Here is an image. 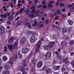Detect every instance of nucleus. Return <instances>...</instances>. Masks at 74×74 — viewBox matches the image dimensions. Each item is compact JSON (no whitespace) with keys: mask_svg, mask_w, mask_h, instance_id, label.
I'll return each mask as SVG.
<instances>
[{"mask_svg":"<svg viewBox=\"0 0 74 74\" xmlns=\"http://www.w3.org/2000/svg\"><path fill=\"white\" fill-rule=\"evenodd\" d=\"M29 10H27L25 11V14L27 15L28 14H29Z\"/></svg>","mask_w":74,"mask_h":74,"instance_id":"41","label":"nucleus"},{"mask_svg":"<svg viewBox=\"0 0 74 74\" xmlns=\"http://www.w3.org/2000/svg\"><path fill=\"white\" fill-rule=\"evenodd\" d=\"M63 14V12H60V13L59 14V15H62Z\"/></svg>","mask_w":74,"mask_h":74,"instance_id":"63","label":"nucleus"},{"mask_svg":"<svg viewBox=\"0 0 74 74\" xmlns=\"http://www.w3.org/2000/svg\"><path fill=\"white\" fill-rule=\"evenodd\" d=\"M26 41V37H24L22 38L20 42L21 44H25Z\"/></svg>","mask_w":74,"mask_h":74,"instance_id":"6","label":"nucleus"},{"mask_svg":"<svg viewBox=\"0 0 74 74\" xmlns=\"http://www.w3.org/2000/svg\"><path fill=\"white\" fill-rule=\"evenodd\" d=\"M60 10H57L56 11V13L57 14H59V13H60Z\"/></svg>","mask_w":74,"mask_h":74,"instance_id":"37","label":"nucleus"},{"mask_svg":"<svg viewBox=\"0 0 74 74\" xmlns=\"http://www.w3.org/2000/svg\"><path fill=\"white\" fill-rule=\"evenodd\" d=\"M3 67L2 66H0V72L1 71L2 69H3Z\"/></svg>","mask_w":74,"mask_h":74,"instance_id":"56","label":"nucleus"},{"mask_svg":"<svg viewBox=\"0 0 74 74\" xmlns=\"http://www.w3.org/2000/svg\"><path fill=\"white\" fill-rule=\"evenodd\" d=\"M10 71L8 70H5L2 71V74H10Z\"/></svg>","mask_w":74,"mask_h":74,"instance_id":"11","label":"nucleus"},{"mask_svg":"<svg viewBox=\"0 0 74 74\" xmlns=\"http://www.w3.org/2000/svg\"><path fill=\"white\" fill-rule=\"evenodd\" d=\"M36 45L38 47L36 48V52H38L39 51V48H40V45L38 44V43L36 44Z\"/></svg>","mask_w":74,"mask_h":74,"instance_id":"13","label":"nucleus"},{"mask_svg":"<svg viewBox=\"0 0 74 74\" xmlns=\"http://www.w3.org/2000/svg\"><path fill=\"white\" fill-rule=\"evenodd\" d=\"M22 23V21H18L17 23L16 26H18L21 25Z\"/></svg>","mask_w":74,"mask_h":74,"instance_id":"22","label":"nucleus"},{"mask_svg":"<svg viewBox=\"0 0 74 74\" xmlns=\"http://www.w3.org/2000/svg\"><path fill=\"white\" fill-rule=\"evenodd\" d=\"M14 38L11 37L10 38L9 40H8V42L9 43H12L14 40Z\"/></svg>","mask_w":74,"mask_h":74,"instance_id":"15","label":"nucleus"},{"mask_svg":"<svg viewBox=\"0 0 74 74\" xmlns=\"http://www.w3.org/2000/svg\"><path fill=\"white\" fill-rule=\"evenodd\" d=\"M36 6H33L31 7V10H35V9L36 8Z\"/></svg>","mask_w":74,"mask_h":74,"instance_id":"35","label":"nucleus"},{"mask_svg":"<svg viewBox=\"0 0 74 74\" xmlns=\"http://www.w3.org/2000/svg\"><path fill=\"white\" fill-rule=\"evenodd\" d=\"M34 23L35 25L37 26V21L36 20H35L34 21Z\"/></svg>","mask_w":74,"mask_h":74,"instance_id":"47","label":"nucleus"},{"mask_svg":"<svg viewBox=\"0 0 74 74\" xmlns=\"http://www.w3.org/2000/svg\"><path fill=\"white\" fill-rule=\"evenodd\" d=\"M53 37L54 40H55V39H56L57 38L55 34H53Z\"/></svg>","mask_w":74,"mask_h":74,"instance_id":"33","label":"nucleus"},{"mask_svg":"<svg viewBox=\"0 0 74 74\" xmlns=\"http://www.w3.org/2000/svg\"><path fill=\"white\" fill-rule=\"evenodd\" d=\"M32 12L33 14H34L36 12V10H33L32 11Z\"/></svg>","mask_w":74,"mask_h":74,"instance_id":"52","label":"nucleus"},{"mask_svg":"<svg viewBox=\"0 0 74 74\" xmlns=\"http://www.w3.org/2000/svg\"><path fill=\"white\" fill-rule=\"evenodd\" d=\"M59 1L58 0L56 3V5L57 6H58L59 4Z\"/></svg>","mask_w":74,"mask_h":74,"instance_id":"50","label":"nucleus"},{"mask_svg":"<svg viewBox=\"0 0 74 74\" xmlns=\"http://www.w3.org/2000/svg\"><path fill=\"white\" fill-rule=\"evenodd\" d=\"M7 47L5 46L4 47V52H7Z\"/></svg>","mask_w":74,"mask_h":74,"instance_id":"29","label":"nucleus"},{"mask_svg":"<svg viewBox=\"0 0 74 74\" xmlns=\"http://www.w3.org/2000/svg\"><path fill=\"white\" fill-rule=\"evenodd\" d=\"M65 63H66V64L69 63V61H68V59H67V58H65Z\"/></svg>","mask_w":74,"mask_h":74,"instance_id":"34","label":"nucleus"},{"mask_svg":"<svg viewBox=\"0 0 74 74\" xmlns=\"http://www.w3.org/2000/svg\"><path fill=\"white\" fill-rule=\"evenodd\" d=\"M29 23V21H27L25 22L24 24V25L25 26H26V25H27Z\"/></svg>","mask_w":74,"mask_h":74,"instance_id":"32","label":"nucleus"},{"mask_svg":"<svg viewBox=\"0 0 74 74\" xmlns=\"http://www.w3.org/2000/svg\"><path fill=\"white\" fill-rule=\"evenodd\" d=\"M13 57L14 59H17L18 58V57L17 56V55L16 54H15L14 56Z\"/></svg>","mask_w":74,"mask_h":74,"instance_id":"39","label":"nucleus"},{"mask_svg":"<svg viewBox=\"0 0 74 74\" xmlns=\"http://www.w3.org/2000/svg\"><path fill=\"white\" fill-rule=\"evenodd\" d=\"M71 64L73 66V67L74 68V61H73L72 62H71Z\"/></svg>","mask_w":74,"mask_h":74,"instance_id":"40","label":"nucleus"},{"mask_svg":"<svg viewBox=\"0 0 74 74\" xmlns=\"http://www.w3.org/2000/svg\"><path fill=\"white\" fill-rule=\"evenodd\" d=\"M5 32V28L3 26L0 27V34H3Z\"/></svg>","mask_w":74,"mask_h":74,"instance_id":"4","label":"nucleus"},{"mask_svg":"<svg viewBox=\"0 0 74 74\" xmlns=\"http://www.w3.org/2000/svg\"><path fill=\"white\" fill-rule=\"evenodd\" d=\"M30 41L31 42L34 43L36 41V37L34 36H32L31 37Z\"/></svg>","mask_w":74,"mask_h":74,"instance_id":"5","label":"nucleus"},{"mask_svg":"<svg viewBox=\"0 0 74 74\" xmlns=\"http://www.w3.org/2000/svg\"><path fill=\"white\" fill-rule=\"evenodd\" d=\"M37 62V60L36 58H33L32 60V63L34 64H36Z\"/></svg>","mask_w":74,"mask_h":74,"instance_id":"16","label":"nucleus"},{"mask_svg":"<svg viewBox=\"0 0 74 74\" xmlns=\"http://www.w3.org/2000/svg\"><path fill=\"white\" fill-rule=\"evenodd\" d=\"M42 66V62L40 61L37 64V66L38 68H40Z\"/></svg>","mask_w":74,"mask_h":74,"instance_id":"8","label":"nucleus"},{"mask_svg":"<svg viewBox=\"0 0 74 74\" xmlns=\"http://www.w3.org/2000/svg\"><path fill=\"white\" fill-rule=\"evenodd\" d=\"M62 12H65V11H66V9L65 8L63 9L62 10Z\"/></svg>","mask_w":74,"mask_h":74,"instance_id":"59","label":"nucleus"},{"mask_svg":"<svg viewBox=\"0 0 74 74\" xmlns=\"http://www.w3.org/2000/svg\"><path fill=\"white\" fill-rule=\"evenodd\" d=\"M10 13L9 12H7V16H9L10 15Z\"/></svg>","mask_w":74,"mask_h":74,"instance_id":"55","label":"nucleus"},{"mask_svg":"<svg viewBox=\"0 0 74 74\" xmlns=\"http://www.w3.org/2000/svg\"><path fill=\"white\" fill-rule=\"evenodd\" d=\"M46 67H47V66H44V67L42 69V70H45V69H46Z\"/></svg>","mask_w":74,"mask_h":74,"instance_id":"53","label":"nucleus"},{"mask_svg":"<svg viewBox=\"0 0 74 74\" xmlns=\"http://www.w3.org/2000/svg\"><path fill=\"white\" fill-rule=\"evenodd\" d=\"M66 44H67L66 42L62 41L61 43V45L62 47H64L66 45Z\"/></svg>","mask_w":74,"mask_h":74,"instance_id":"18","label":"nucleus"},{"mask_svg":"<svg viewBox=\"0 0 74 74\" xmlns=\"http://www.w3.org/2000/svg\"><path fill=\"white\" fill-rule=\"evenodd\" d=\"M50 17H51V19L53 17V13H50Z\"/></svg>","mask_w":74,"mask_h":74,"instance_id":"31","label":"nucleus"},{"mask_svg":"<svg viewBox=\"0 0 74 74\" xmlns=\"http://www.w3.org/2000/svg\"><path fill=\"white\" fill-rule=\"evenodd\" d=\"M1 18H5L7 17V15L6 14H4V15L1 14Z\"/></svg>","mask_w":74,"mask_h":74,"instance_id":"24","label":"nucleus"},{"mask_svg":"<svg viewBox=\"0 0 74 74\" xmlns=\"http://www.w3.org/2000/svg\"><path fill=\"white\" fill-rule=\"evenodd\" d=\"M73 43H74V41L73 40H71L69 42V45H72L73 44Z\"/></svg>","mask_w":74,"mask_h":74,"instance_id":"27","label":"nucleus"},{"mask_svg":"<svg viewBox=\"0 0 74 74\" xmlns=\"http://www.w3.org/2000/svg\"><path fill=\"white\" fill-rule=\"evenodd\" d=\"M55 2H54V1H50L49 2V3L50 4H53Z\"/></svg>","mask_w":74,"mask_h":74,"instance_id":"54","label":"nucleus"},{"mask_svg":"<svg viewBox=\"0 0 74 74\" xmlns=\"http://www.w3.org/2000/svg\"><path fill=\"white\" fill-rule=\"evenodd\" d=\"M32 55H33V53H31L28 56V58H31V57L32 56Z\"/></svg>","mask_w":74,"mask_h":74,"instance_id":"44","label":"nucleus"},{"mask_svg":"<svg viewBox=\"0 0 74 74\" xmlns=\"http://www.w3.org/2000/svg\"><path fill=\"white\" fill-rule=\"evenodd\" d=\"M29 51V48L24 47L22 49V52L24 54H26Z\"/></svg>","mask_w":74,"mask_h":74,"instance_id":"3","label":"nucleus"},{"mask_svg":"<svg viewBox=\"0 0 74 74\" xmlns=\"http://www.w3.org/2000/svg\"><path fill=\"white\" fill-rule=\"evenodd\" d=\"M53 68L55 70H59V69H60V66H54Z\"/></svg>","mask_w":74,"mask_h":74,"instance_id":"14","label":"nucleus"},{"mask_svg":"<svg viewBox=\"0 0 74 74\" xmlns=\"http://www.w3.org/2000/svg\"><path fill=\"white\" fill-rule=\"evenodd\" d=\"M10 64H12L13 63V60H10Z\"/></svg>","mask_w":74,"mask_h":74,"instance_id":"51","label":"nucleus"},{"mask_svg":"<svg viewBox=\"0 0 74 74\" xmlns=\"http://www.w3.org/2000/svg\"><path fill=\"white\" fill-rule=\"evenodd\" d=\"M27 34H30L31 33V32L30 31H28L27 32Z\"/></svg>","mask_w":74,"mask_h":74,"instance_id":"62","label":"nucleus"},{"mask_svg":"<svg viewBox=\"0 0 74 74\" xmlns=\"http://www.w3.org/2000/svg\"><path fill=\"white\" fill-rule=\"evenodd\" d=\"M18 43L17 42H16L15 43L12 47V45H8V48L10 50H13L16 47L17 45H18Z\"/></svg>","mask_w":74,"mask_h":74,"instance_id":"1","label":"nucleus"},{"mask_svg":"<svg viewBox=\"0 0 74 74\" xmlns=\"http://www.w3.org/2000/svg\"><path fill=\"white\" fill-rule=\"evenodd\" d=\"M48 7H52V5L49 4V5H48Z\"/></svg>","mask_w":74,"mask_h":74,"instance_id":"60","label":"nucleus"},{"mask_svg":"<svg viewBox=\"0 0 74 74\" xmlns=\"http://www.w3.org/2000/svg\"><path fill=\"white\" fill-rule=\"evenodd\" d=\"M8 18L10 20H11L12 19H14V16H13L11 15L8 17Z\"/></svg>","mask_w":74,"mask_h":74,"instance_id":"25","label":"nucleus"},{"mask_svg":"<svg viewBox=\"0 0 74 74\" xmlns=\"http://www.w3.org/2000/svg\"><path fill=\"white\" fill-rule=\"evenodd\" d=\"M22 72L23 74H26V72L25 71H23Z\"/></svg>","mask_w":74,"mask_h":74,"instance_id":"64","label":"nucleus"},{"mask_svg":"<svg viewBox=\"0 0 74 74\" xmlns=\"http://www.w3.org/2000/svg\"><path fill=\"white\" fill-rule=\"evenodd\" d=\"M4 68L6 70H9L11 67L9 64H6L4 66Z\"/></svg>","mask_w":74,"mask_h":74,"instance_id":"10","label":"nucleus"},{"mask_svg":"<svg viewBox=\"0 0 74 74\" xmlns=\"http://www.w3.org/2000/svg\"><path fill=\"white\" fill-rule=\"evenodd\" d=\"M49 22V19H47L46 20V25H48V23Z\"/></svg>","mask_w":74,"mask_h":74,"instance_id":"38","label":"nucleus"},{"mask_svg":"<svg viewBox=\"0 0 74 74\" xmlns=\"http://www.w3.org/2000/svg\"><path fill=\"white\" fill-rule=\"evenodd\" d=\"M28 27L29 29H30V28H31L32 27V26H31V25H30V23H29L28 24Z\"/></svg>","mask_w":74,"mask_h":74,"instance_id":"43","label":"nucleus"},{"mask_svg":"<svg viewBox=\"0 0 74 74\" xmlns=\"http://www.w3.org/2000/svg\"><path fill=\"white\" fill-rule=\"evenodd\" d=\"M62 32L63 33H66L67 32V29L65 28L64 27L62 29Z\"/></svg>","mask_w":74,"mask_h":74,"instance_id":"21","label":"nucleus"},{"mask_svg":"<svg viewBox=\"0 0 74 74\" xmlns=\"http://www.w3.org/2000/svg\"><path fill=\"white\" fill-rule=\"evenodd\" d=\"M21 71H23V70H24V68H23V67H21Z\"/></svg>","mask_w":74,"mask_h":74,"instance_id":"48","label":"nucleus"},{"mask_svg":"<svg viewBox=\"0 0 74 74\" xmlns=\"http://www.w3.org/2000/svg\"><path fill=\"white\" fill-rule=\"evenodd\" d=\"M64 5H65V4H64L63 3H62L60 4V7H64Z\"/></svg>","mask_w":74,"mask_h":74,"instance_id":"42","label":"nucleus"},{"mask_svg":"<svg viewBox=\"0 0 74 74\" xmlns=\"http://www.w3.org/2000/svg\"><path fill=\"white\" fill-rule=\"evenodd\" d=\"M65 69L64 68H61V71H62V72H64V71H65Z\"/></svg>","mask_w":74,"mask_h":74,"instance_id":"46","label":"nucleus"},{"mask_svg":"<svg viewBox=\"0 0 74 74\" xmlns=\"http://www.w3.org/2000/svg\"><path fill=\"white\" fill-rule=\"evenodd\" d=\"M34 5H37V3L38 2V0H34Z\"/></svg>","mask_w":74,"mask_h":74,"instance_id":"26","label":"nucleus"},{"mask_svg":"<svg viewBox=\"0 0 74 74\" xmlns=\"http://www.w3.org/2000/svg\"><path fill=\"white\" fill-rule=\"evenodd\" d=\"M30 17L31 18H34L35 16L34 14H31L30 15Z\"/></svg>","mask_w":74,"mask_h":74,"instance_id":"45","label":"nucleus"},{"mask_svg":"<svg viewBox=\"0 0 74 74\" xmlns=\"http://www.w3.org/2000/svg\"><path fill=\"white\" fill-rule=\"evenodd\" d=\"M52 70L50 68H47L46 69V72L47 74H49L51 72Z\"/></svg>","mask_w":74,"mask_h":74,"instance_id":"12","label":"nucleus"},{"mask_svg":"<svg viewBox=\"0 0 74 74\" xmlns=\"http://www.w3.org/2000/svg\"><path fill=\"white\" fill-rule=\"evenodd\" d=\"M16 0H12V3H13V2L14 1V5H15L16 2Z\"/></svg>","mask_w":74,"mask_h":74,"instance_id":"36","label":"nucleus"},{"mask_svg":"<svg viewBox=\"0 0 74 74\" xmlns=\"http://www.w3.org/2000/svg\"><path fill=\"white\" fill-rule=\"evenodd\" d=\"M51 52L50 51H48L47 52L45 56V59L46 60H48L51 57Z\"/></svg>","mask_w":74,"mask_h":74,"instance_id":"2","label":"nucleus"},{"mask_svg":"<svg viewBox=\"0 0 74 74\" xmlns=\"http://www.w3.org/2000/svg\"><path fill=\"white\" fill-rule=\"evenodd\" d=\"M55 45V42H50L49 47V48H52Z\"/></svg>","mask_w":74,"mask_h":74,"instance_id":"9","label":"nucleus"},{"mask_svg":"<svg viewBox=\"0 0 74 74\" xmlns=\"http://www.w3.org/2000/svg\"><path fill=\"white\" fill-rule=\"evenodd\" d=\"M69 40V37L66 36L65 38V41H67Z\"/></svg>","mask_w":74,"mask_h":74,"instance_id":"28","label":"nucleus"},{"mask_svg":"<svg viewBox=\"0 0 74 74\" xmlns=\"http://www.w3.org/2000/svg\"><path fill=\"white\" fill-rule=\"evenodd\" d=\"M68 32H71V27H69L68 30Z\"/></svg>","mask_w":74,"mask_h":74,"instance_id":"30","label":"nucleus"},{"mask_svg":"<svg viewBox=\"0 0 74 74\" xmlns=\"http://www.w3.org/2000/svg\"><path fill=\"white\" fill-rule=\"evenodd\" d=\"M57 58H58V59H60L61 58H62V56L60 55H58L57 56Z\"/></svg>","mask_w":74,"mask_h":74,"instance_id":"49","label":"nucleus"},{"mask_svg":"<svg viewBox=\"0 0 74 74\" xmlns=\"http://www.w3.org/2000/svg\"><path fill=\"white\" fill-rule=\"evenodd\" d=\"M47 5H44L43 7V8H47Z\"/></svg>","mask_w":74,"mask_h":74,"instance_id":"57","label":"nucleus"},{"mask_svg":"<svg viewBox=\"0 0 74 74\" xmlns=\"http://www.w3.org/2000/svg\"><path fill=\"white\" fill-rule=\"evenodd\" d=\"M38 12H36L35 14V16H38Z\"/></svg>","mask_w":74,"mask_h":74,"instance_id":"58","label":"nucleus"},{"mask_svg":"<svg viewBox=\"0 0 74 74\" xmlns=\"http://www.w3.org/2000/svg\"><path fill=\"white\" fill-rule=\"evenodd\" d=\"M68 22L70 25H73V21L71 20H69L68 21Z\"/></svg>","mask_w":74,"mask_h":74,"instance_id":"17","label":"nucleus"},{"mask_svg":"<svg viewBox=\"0 0 74 74\" xmlns=\"http://www.w3.org/2000/svg\"><path fill=\"white\" fill-rule=\"evenodd\" d=\"M42 22L41 21L39 23H38V24L37 26V27L38 28H41V27H42V28H43V24H42V23H41Z\"/></svg>","mask_w":74,"mask_h":74,"instance_id":"7","label":"nucleus"},{"mask_svg":"<svg viewBox=\"0 0 74 74\" xmlns=\"http://www.w3.org/2000/svg\"><path fill=\"white\" fill-rule=\"evenodd\" d=\"M43 48H44L45 49H47L48 48H49V45H45L43 46Z\"/></svg>","mask_w":74,"mask_h":74,"instance_id":"19","label":"nucleus"},{"mask_svg":"<svg viewBox=\"0 0 74 74\" xmlns=\"http://www.w3.org/2000/svg\"><path fill=\"white\" fill-rule=\"evenodd\" d=\"M58 18H59V16H57L55 18V20H56V21H57V20H58Z\"/></svg>","mask_w":74,"mask_h":74,"instance_id":"61","label":"nucleus"},{"mask_svg":"<svg viewBox=\"0 0 74 74\" xmlns=\"http://www.w3.org/2000/svg\"><path fill=\"white\" fill-rule=\"evenodd\" d=\"M18 57L19 58H22V55H21V51H18Z\"/></svg>","mask_w":74,"mask_h":74,"instance_id":"20","label":"nucleus"},{"mask_svg":"<svg viewBox=\"0 0 74 74\" xmlns=\"http://www.w3.org/2000/svg\"><path fill=\"white\" fill-rule=\"evenodd\" d=\"M3 59L4 61H6L7 60V58L5 56H4L3 58Z\"/></svg>","mask_w":74,"mask_h":74,"instance_id":"23","label":"nucleus"}]
</instances>
